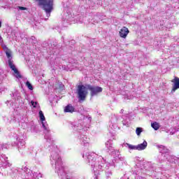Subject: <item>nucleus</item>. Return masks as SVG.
<instances>
[{
  "instance_id": "f257e3e1",
  "label": "nucleus",
  "mask_w": 179,
  "mask_h": 179,
  "mask_svg": "<svg viewBox=\"0 0 179 179\" xmlns=\"http://www.w3.org/2000/svg\"><path fill=\"white\" fill-rule=\"evenodd\" d=\"M46 146L50 148V160L52 165L55 164V171L57 173L59 179H71V176L66 174L65 166L62 163V158L59 155V150L57 145H54V140L51 137V141L46 140Z\"/></svg>"
},
{
  "instance_id": "f03ea898",
  "label": "nucleus",
  "mask_w": 179,
  "mask_h": 179,
  "mask_svg": "<svg viewBox=\"0 0 179 179\" xmlns=\"http://www.w3.org/2000/svg\"><path fill=\"white\" fill-rule=\"evenodd\" d=\"M83 157L86 163L93 169L96 179L99 178V174H100L99 171H103L108 168V164H106V160L103 157H100L96 159V154L94 152H85Z\"/></svg>"
},
{
  "instance_id": "7ed1b4c3",
  "label": "nucleus",
  "mask_w": 179,
  "mask_h": 179,
  "mask_svg": "<svg viewBox=\"0 0 179 179\" xmlns=\"http://www.w3.org/2000/svg\"><path fill=\"white\" fill-rule=\"evenodd\" d=\"M8 174L15 179H38V177H41V173L33 172L26 166L19 169L12 168L10 169Z\"/></svg>"
},
{
  "instance_id": "20e7f679",
  "label": "nucleus",
  "mask_w": 179,
  "mask_h": 179,
  "mask_svg": "<svg viewBox=\"0 0 179 179\" xmlns=\"http://www.w3.org/2000/svg\"><path fill=\"white\" fill-rule=\"evenodd\" d=\"M106 148L108 152H110L111 155H115V157L112 161V163L106 162L108 164V168L105 170H108L110 166L115 167V163H120V162H125V157H124L118 150L114 149L113 147V141L111 140L108 141L105 143Z\"/></svg>"
},
{
  "instance_id": "39448f33",
  "label": "nucleus",
  "mask_w": 179,
  "mask_h": 179,
  "mask_svg": "<svg viewBox=\"0 0 179 179\" xmlns=\"http://www.w3.org/2000/svg\"><path fill=\"white\" fill-rule=\"evenodd\" d=\"M158 149H159V152L161 155H159V163H164L167 160L169 163H173V160L171 159L174 155H170V150L164 145H157Z\"/></svg>"
},
{
  "instance_id": "423d86ee",
  "label": "nucleus",
  "mask_w": 179,
  "mask_h": 179,
  "mask_svg": "<svg viewBox=\"0 0 179 179\" xmlns=\"http://www.w3.org/2000/svg\"><path fill=\"white\" fill-rule=\"evenodd\" d=\"M38 2L39 6H43L45 10L47 17L51 16L52 9H54V0H36Z\"/></svg>"
},
{
  "instance_id": "0eeeda50",
  "label": "nucleus",
  "mask_w": 179,
  "mask_h": 179,
  "mask_svg": "<svg viewBox=\"0 0 179 179\" xmlns=\"http://www.w3.org/2000/svg\"><path fill=\"white\" fill-rule=\"evenodd\" d=\"M39 118L42 122H41L42 128L45 134L44 138L45 139H46V141H50L51 142V134H50V127H48V124L44 122L45 121V117L44 116V113L41 110L39 111Z\"/></svg>"
},
{
  "instance_id": "6e6552de",
  "label": "nucleus",
  "mask_w": 179,
  "mask_h": 179,
  "mask_svg": "<svg viewBox=\"0 0 179 179\" xmlns=\"http://www.w3.org/2000/svg\"><path fill=\"white\" fill-rule=\"evenodd\" d=\"M86 89H87V87H85L83 85L78 86L77 94L80 101H85V100H86V96H87V90Z\"/></svg>"
},
{
  "instance_id": "1a4fd4ad",
  "label": "nucleus",
  "mask_w": 179,
  "mask_h": 179,
  "mask_svg": "<svg viewBox=\"0 0 179 179\" xmlns=\"http://www.w3.org/2000/svg\"><path fill=\"white\" fill-rule=\"evenodd\" d=\"M86 87L90 92V94L91 97H94V96H97V94H99V93L103 92V88L101 87L87 85Z\"/></svg>"
},
{
  "instance_id": "9d476101",
  "label": "nucleus",
  "mask_w": 179,
  "mask_h": 179,
  "mask_svg": "<svg viewBox=\"0 0 179 179\" xmlns=\"http://www.w3.org/2000/svg\"><path fill=\"white\" fill-rule=\"evenodd\" d=\"M11 166L12 164H10L9 160H8V157L3 154H0V174L2 169H6V167H10Z\"/></svg>"
},
{
  "instance_id": "9b49d317",
  "label": "nucleus",
  "mask_w": 179,
  "mask_h": 179,
  "mask_svg": "<svg viewBox=\"0 0 179 179\" xmlns=\"http://www.w3.org/2000/svg\"><path fill=\"white\" fill-rule=\"evenodd\" d=\"M71 127L73 131H76L77 132L82 131V129H83V125H82V120L71 123Z\"/></svg>"
},
{
  "instance_id": "f8f14e48",
  "label": "nucleus",
  "mask_w": 179,
  "mask_h": 179,
  "mask_svg": "<svg viewBox=\"0 0 179 179\" xmlns=\"http://www.w3.org/2000/svg\"><path fill=\"white\" fill-rule=\"evenodd\" d=\"M9 68H10V69H12V71H13L14 72V76H15V78H17V79H20L22 78V75H20V72H19V70H17V69H16V66H15V64H13V62L10 61L9 62Z\"/></svg>"
},
{
  "instance_id": "ddd939ff",
  "label": "nucleus",
  "mask_w": 179,
  "mask_h": 179,
  "mask_svg": "<svg viewBox=\"0 0 179 179\" xmlns=\"http://www.w3.org/2000/svg\"><path fill=\"white\" fill-rule=\"evenodd\" d=\"M25 143L26 142L24 141V140H23V138H17V146L19 152H21L20 150H23L24 149Z\"/></svg>"
},
{
  "instance_id": "4468645a",
  "label": "nucleus",
  "mask_w": 179,
  "mask_h": 179,
  "mask_svg": "<svg viewBox=\"0 0 179 179\" xmlns=\"http://www.w3.org/2000/svg\"><path fill=\"white\" fill-rule=\"evenodd\" d=\"M129 33V29L127 28V27H123L120 32L119 34L122 38H127V36H128V34Z\"/></svg>"
},
{
  "instance_id": "2eb2a0df",
  "label": "nucleus",
  "mask_w": 179,
  "mask_h": 179,
  "mask_svg": "<svg viewBox=\"0 0 179 179\" xmlns=\"http://www.w3.org/2000/svg\"><path fill=\"white\" fill-rule=\"evenodd\" d=\"M172 82H173V89L171 90V92L174 93V92H176V90H177V89H179V78L175 77L173 80H172Z\"/></svg>"
},
{
  "instance_id": "dca6fc26",
  "label": "nucleus",
  "mask_w": 179,
  "mask_h": 179,
  "mask_svg": "<svg viewBox=\"0 0 179 179\" xmlns=\"http://www.w3.org/2000/svg\"><path fill=\"white\" fill-rule=\"evenodd\" d=\"M89 141L90 139L87 138V137L85 135L81 134L80 136V141L81 145H87V143H89Z\"/></svg>"
},
{
  "instance_id": "f3484780",
  "label": "nucleus",
  "mask_w": 179,
  "mask_h": 179,
  "mask_svg": "<svg viewBox=\"0 0 179 179\" xmlns=\"http://www.w3.org/2000/svg\"><path fill=\"white\" fill-rule=\"evenodd\" d=\"M64 113H71L72 114V113H75L76 110L75 108L72 106V105L69 104L64 108Z\"/></svg>"
},
{
  "instance_id": "a211bd4d",
  "label": "nucleus",
  "mask_w": 179,
  "mask_h": 179,
  "mask_svg": "<svg viewBox=\"0 0 179 179\" xmlns=\"http://www.w3.org/2000/svg\"><path fill=\"white\" fill-rule=\"evenodd\" d=\"M148 148V142L144 141L142 143L137 145V150H145Z\"/></svg>"
},
{
  "instance_id": "6ab92c4d",
  "label": "nucleus",
  "mask_w": 179,
  "mask_h": 179,
  "mask_svg": "<svg viewBox=\"0 0 179 179\" xmlns=\"http://www.w3.org/2000/svg\"><path fill=\"white\" fill-rule=\"evenodd\" d=\"M123 146H124V148H128L129 150H138L137 145H131L128 143H124Z\"/></svg>"
},
{
  "instance_id": "aec40b11",
  "label": "nucleus",
  "mask_w": 179,
  "mask_h": 179,
  "mask_svg": "<svg viewBox=\"0 0 179 179\" xmlns=\"http://www.w3.org/2000/svg\"><path fill=\"white\" fill-rule=\"evenodd\" d=\"M44 156V152L40 149L38 150L36 152V159H41V157H43Z\"/></svg>"
},
{
  "instance_id": "412c9836",
  "label": "nucleus",
  "mask_w": 179,
  "mask_h": 179,
  "mask_svg": "<svg viewBox=\"0 0 179 179\" xmlns=\"http://www.w3.org/2000/svg\"><path fill=\"white\" fill-rule=\"evenodd\" d=\"M6 55L7 58L8 59V66H9V62H13L12 60V54L10 53V50H6Z\"/></svg>"
},
{
  "instance_id": "4be33fe9",
  "label": "nucleus",
  "mask_w": 179,
  "mask_h": 179,
  "mask_svg": "<svg viewBox=\"0 0 179 179\" xmlns=\"http://www.w3.org/2000/svg\"><path fill=\"white\" fill-rule=\"evenodd\" d=\"M151 127L155 129V131H157V129L160 128V124H159L157 122H154L151 124Z\"/></svg>"
},
{
  "instance_id": "5701e85b",
  "label": "nucleus",
  "mask_w": 179,
  "mask_h": 179,
  "mask_svg": "<svg viewBox=\"0 0 179 179\" xmlns=\"http://www.w3.org/2000/svg\"><path fill=\"white\" fill-rule=\"evenodd\" d=\"M113 176V172L111 171H105V177L106 179H111Z\"/></svg>"
},
{
  "instance_id": "b1692460",
  "label": "nucleus",
  "mask_w": 179,
  "mask_h": 179,
  "mask_svg": "<svg viewBox=\"0 0 179 179\" xmlns=\"http://www.w3.org/2000/svg\"><path fill=\"white\" fill-rule=\"evenodd\" d=\"M5 149H9V145L6 143L0 144V150H5Z\"/></svg>"
},
{
  "instance_id": "393cba45",
  "label": "nucleus",
  "mask_w": 179,
  "mask_h": 179,
  "mask_svg": "<svg viewBox=\"0 0 179 179\" xmlns=\"http://www.w3.org/2000/svg\"><path fill=\"white\" fill-rule=\"evenodd\" d=\"M142 127H137L136 129V134L138 136H139L141 135V134H142Z\"/></svg>"
},
{
  "instance_id": "a878e982",
  "label": "nucleus",
  "mask_w": 179,
  "mask_h": 179,
  "mask_svg": "<svg viewBox=\"0 0 179 179\" xmlns=\"http://www.w3.org/2000/svg\"><path fill=\"white\" fill-rule=\"evenodd\" d=\"M26 86H27V87H28V89L29 90H33V85H31V83H30V82L27 81L26 82Z\"/></svg>"
},
{
  "instance_id": "bb28decb",
  "label": "nucleus",
  "mask_w": 179,
  "mask_h": 179,
  "mask_svg": "<svg viewBox=\"0 0 179 179\" xmlns=\"http://www.w3.org/2000/svg\"><path fill=\"white\" fill-rule=\"evenodd\" d=\"M31 131L32 132H38V127L37 126H32Z\"/></svg>"
},
{
  "instance_id": "cd10ccee",
  "label": "nucleus",
  "mask_w": 179,
  "mask_h": 179,
  "mask_svg": "<svg viewBox=\"0 0 179 179\" xmlns=\"http://www.w3.org/2000/svg\"><path fill=\"white\" fill-rule=\"evenodd\" d=\"M31 104L34 107V108H36L37 106H38V102H34V101H31Z\"/></svg>"
},
{
  "instance_id": "c85d7f7f",
  "label": "nucleus",
  "mask_w": 179,
  "mask_h": 179,
  "mask_svg": "<svg viewBox=\"0 0 179 179\" xmlns=\"http://www.w3.org/2000/svg\"><path fill=\"white\" fill-rule=\"evenodd\" d=\"M122 124L124 126V127H129V122H127V120H123L122 122Z\"/></svg>"
},
{
  "instance_id": "c756f323",
  "label": "nucleus",
  "mask_w": 179,
  "mask_h": 179,
  "mask_svg": "<svg viewBox=\"0 0 179 179\" xmlns=\"http://www.w3.org/2000/svg\"><path fill=\"white\" fill-rule=\"evenodd\" d=\"M72 15L71 14H68V16H66V20H68L69 22H71L72 20Z\"/></svg>"
},
{
  "instance_id": "7c9ffc66",
  "label": "nucleus",
  "mask_w": 179,
  "mask_h": 179,
  "mask_svg": "<svg viewBox=\"0 0 179 179\" xmlns=\"http://www.w3.org/2000/svg\"><path fill=\"white\" fill-rule=\"evenodd\" d=\"M2 27V21L0 20V29ZM3 43V39L2 38V36L0 35V43L2 44Z\"/></svg>"
},
{
  "instance_id": "2f4dec72",
  "label": "nucleus",
  "mask_w": 179,
  "mask_h": 179,
  "mask_svg": "<svg viewBox=\"0 0 179 179\" xmlns=\"http://www.w3.org/2000/svg\"><path fill=\"white\" fill-rule=\"evenodd\" d=\"M20 10H27V8L23 6H18Z\"/></svg>"
},
{
  "instance_id": "473e14b6",
  "label": "nucleus",
  "mask_w": 179,
  "mask_h": 179,
  "mask_svg": "<svg viewBox=\"0 0 179 179\" xmlns=\"http://www.w3.org/2000/svg\"><path fill=\"white\" fill-rule=\"evenodd\" d=\"M136 175L138 176V174H140V173H142V169H138L137 170H136Z\"/></svg>"
},
{
  "instance_id": "72a5a7b5",
  "label": "nucleus",
  "mask_w": 179,
  "mask_h": 179,
  "mask_svg": "<svg viewBox=\"0 0 179 179\" xmlns=\"http://www.w3.org/2000/svg\"><path fill=\"white\" fill-rule=\"evenodd\" d=\"M3 49L6 51H9L10 50L9 48H8V47H6V45H5L3 46Z\"/></svg>"
},
{
  "instance_id": "f704fd0d",
  "label": "nucleus",
  "mask_w": 179,
  "mask_h": 179,
  "mask_svg": "<svg viewBox=\"0 0 179 179\" xmlns=\"http://www.w3.org/2000/svg\"><path fill=\"white\" fill-rule=\"evenodd\" d=\"M145 170H148V171L152 170V167L146 168V166H145Z\"/></svg>"
},
{
  "instance_id": "c9c22d12",
  "label": "nucleus",
  "mask_w": 179,
  "mask_h": 179,
  "mask_svg": "<svg viewBox=\"0 0 179 179\" xmlns=\"http://www.w3.org/2000/svg\"><path fill=\"white\" fill-rule=\"evenodd\" d=\"M145 166H150V162H148L145 164Z\"/></svg>"
},
{
  "instance_id": "e433bc0d",
  "label": "nucleus",
  "mask_w": 179,
  "mask_h": 179,
  "mask_svg": "<svg viewBox=\"0 0 179 179\" xmlns=\"http://www.w3.org/2000/svg\"><path fill=\"white\" fill-rule=\"evenodd\" d=\"M31 40H33V41H34V40H36V37H34V36H31Z\"/></svg>"
},
{
  "instance_id": "4c0bfd02",
  "label": "nucleus",
  "mask_w": 179,
  "mask_h": 179,
  "mask_svg": "<svg viewBox=\"0 0 179 179\" xmlns=\"http://www.w3.org/2000/svg\"><path fill=\"white\" fill-rule=\"evenodd\" d=\"M176 9H179V6H177L176 7H175Z\"/></svg>"
},
{
  "instance_id": "58836bf2",
  "label": "nucleus",
  "mask_w": 179,
  "mask_h": 179,
  "mask_svg": "<svg viewBox=\"0 0 179 179\" xmlns=\"http://www.w3.org/2000/svg\"><path fill=\"white\" fill-rule=\"evenodd\" d=\"M120 113H124V110L123 109H122L121 110H120Z\"/></svg>"
},
{
  "instance_id": "ea45409f",
  "label": "nucleus",
  "mask_w": 179,
  "mask_h": 179,
  "mask_svg": "<svg viewBox=\"0 0 179 179\" xmlns=\"http://www.w3.org/2000/svg\"><path fill=\"white\" fill-rule=\"evenodd\" d=\"M88 120H90V121H92V117H90L88 118Z\"/></svg>"
},
{
  "instance_id": "a19ab883",
  "label": "nucleus",
  "mask_w": 179,
  "mask_h": 179,
  "mask_svg": "<svg viewBox=\"0 0 179 179\" xmlns=\"http://www.w3.org/2000/svg\"><path fill=\"white\" fill-rule=\"evenodd\" d=\"M139 178H141V179H145V178H143V177H139Z\"/></svg>"
},
{
  "instance_id": "79ce46f5",
  "label": "nucleus",
  "mask_w": 179,
  "mask_h": 179,
  "mask_svg": "<svg viewBox=\"0 0 179 179\" xmlns=\"http://www.w3.org/2000/svg\"><path fill=\"white\" fill-rule=\"evenodd\" d=\"M128 179H129V178H128Z\"/></svg>"
}]
</instances>
